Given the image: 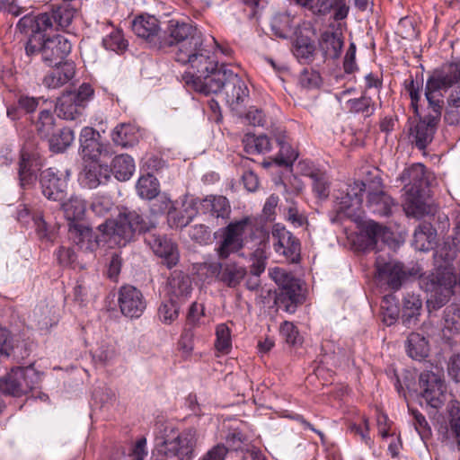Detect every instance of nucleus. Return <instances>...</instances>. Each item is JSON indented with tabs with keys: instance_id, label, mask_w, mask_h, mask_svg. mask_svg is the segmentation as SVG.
<instances>
[{
	"instance_id": "nucleus-1",
	"label": "nucleus",
	"mask_w": 460,
	"mask_h": 460,
	"mask_svg": "<svg viewBox=\"0 0 460 460\" xmlns=\"http://www.w3.org/2000/svg\"><path fill=\"white\" fill-rule=\"evenodd\" d=\"M215 47L219 48L214 38H201L199 44L181 52L175 60L188 66L182 80L195 91L205 95L222 93L226 102L239 104L248 97L244 82L226 65L218 66Z\"/></svg>"
},
{
	"instance_id": "nucleus-2",
	"label": "nucleus",
	"mask_w": 460,
	"mask_h": 460,
	"mask_svg": "<svg viewBox=\"0 0 460 460\" xmlns=\"http://www.w3.org/2000/svg\"><path fill=\"white\" fill-rule=\"evenodd\" d=\"M76 8L64 2L51 12L37 15L26 14L16 24V30L23 34L31 33L25 44L28 57L40 55L42 62L49 66L63 64L72 49L71 42L62 35L47 36L48 32L65 30L73 22Z\"/></svg>"
},
{
	"instance_id": "nucleus-3",
	"label": "nucleus",
	"mask_w": 460,
	"mask_h": 460,
	"mask_svg": "<svg viewBox=\"0 0 460 460\" xmlns=\"http://www.w3.org/2000/svg\"><path fill=\"white\" fill-rule=\"evenodd\" d=\"M460 81V60L443 65L429 76L425 85V98L428 101V113L418 119L411 130L415 145L424 150L434 138L441 119L444 106L441 91H447Z\"/></svg>"
},
{
	"instance_id": "nucleus-4",
	"label": "nucleus",
	"mask_w": 460,
	"mask_h": 460,
	"mask_svg": "<svg viewBox=\"0 0 460 460\" xmlns=\"http://www.w3.org/2000/svg\"><path fill=\"white\" fill-rule=\"evenodd\" d=\"M456 279L450 270L438 268L429 274L420 276L419 284L426 292L430 293L427 299L429 312L436 311L447 304L453 295Z\"/></svg>"
},
{
	"instance_id": "nucleus-5",
	"label": "nucleus",
	"mask_w": 460,
	"mask_h": 460,
	"mask_svg": "<svg viewBox=\"0 0 460 460\" xmlns=\"http://www.w3.org/2000/svg\"><path fill=\"white\" fill-rule=\"evenodd\" d=\"M204 35L190 22L172 19L168 22L164 35L159 38V48L177 47L175 58L193 45L199 44Z\"/></svg>"
},
{
	"instance_id": "nucleus-6",
	"label": "nucleus",
	"mask_w": 460,
	"mask_h": 460,
	"mask_svg": "<svg viewBox=\"0 0 460 460\" xmlns=\"http://www.w3.org/2000/svg\"><path fill=\"white\" fill-rule=\"evenodd\" d=\"M248 223V218L234 221L214 233V237L219 238L215 248L219 261H227L231 254L243 255Z\"/></svg>"
},
{
	"instance_id": "nucleus-7",
	"label": "nucleus",
	"mask_w": 460,
	"mask_h": 460,
	"mask_svg": "<svg viewBox=\"0 0 460 460\" xmlns=\"http://www.w3.org/2000/svg\"><path fill=\"white\" fill-rule=\"evenodd\" d=\"M368 182L355 181L348 185L346 191L336 198L334 210L330 214L332 224H341L345 218L356 220L363 202V193H367Z\"/></svg>"
},
{
	"instance_id": "nucleus-8",
	"label": "nucleus",
	"mask_w": 460,
	"mask_h": 460,
	"mask_svg": "<svg viewBox=\"0 0 460 460\" xmlns=\"http://www.w3.org/2000/svg\"><path fill=\"white\" fill-rule=\"evenodd\" d=\"M272 278L279 287L274 304L287 313H295L297 305L303 302L298 279L281 269H276L272 273Z\"/></svg>"
},
{
	"instance_id": "nucleus-9",
	"label": "nucleus",
	"mask_w": 460,
	"mask_h": 460,
	"mask_svg": "<svg viewBox=\"0 0 460 460\" xmlns=\"http://www.w3.org/2000/svg\"><path fill=\"white\" fill-rule=\"evenodd\" d=\"M40 382V375L32 367H15L0 379V394L20 397L31 392Z\"/></svg>"
},
{
	"instance_id": "nucleus-10",
	"label": "nucleus",
	"mask_w": 460,
	"mask_h": 460,
	"mask_svg": "<svg viewBox=\"0 0 460 460\" xmlns=\"http://www.w3.org/2000/svg\"><path fill=\"white\" fill-rule=\"evenodd\" d=\"M198 442V433L190 428L178 433L175 437H167L158 447V454L177 460H192Z\"/></svg>"
},
{
	"instance_id": "nucleus-11",
	"label": "nucleus",
	"mask_w": 460,
	"mask_h": 460,
	"mask_svg": "<svg viewBox=\"0 0 460 460\" xmlns=\"http://www.w3.org/2000/svg\"><path fill=\"white\" fill-rule=\"evenodd\" d=\"M420 396L427 406L438 410L447 401V385L440 373L423 371L419 376Z\"/></svg>"
},
{
	"instance_id": "nucleus-12",
	"label": "nucleus",
	"mask_w": 460,
	"mask_h": 460,
	"mask_svg": "<svg viewBox=\"0 0 460 460\" xmlns=\"http://www.w3.org/2000/svg\"><path fill=\"white\" fill-rule=\"evenodd\" d=\"M271 234L275 252L282 255L288 262L298 263L301 260L299 239L280 223L273 225Z\"/></svg>"
},
{
	"instance_id": "nucleus-13",
	"label": "nucleus",
	"mask_w": 460,
	"mask_h": 460,
	"mask_svg": "<svg viewBox=\"0 0 460 460\" xmlns=\"http://www.w3.org/2000/svg\"><path fill=\"white\" fill-rule=\"evenodd\" d=\"M68 221V231L71 236L78 237L80 242L84 236L90 234L91 229L84 223L86 205L84 200L78 197H71L67 201L59 202Z\"/></svg>"
},
{
	"instance_id": "nucleus-14",
	"label": "nucleus",
	"mask_w": 460,
	"mask_h": 460,
	"mask_svg": "<svg viewBox=\"0 0 460 460\" xmlns=\"http://www.w3.org/2000/svg\"><path fill=\"white\" fill-rule=\"evenodd\" d=\"M397 206L394 199L383 190L381 178L374 177L368 181L367 207L375 215L389 217Z\"/></svg>"
},
{
	"instance_id": "nucleus-15",
	"label": "nucleus",
	"mask_w": 460,
	"mask_h": 460,
	"mask_svg": "<svg viewBox=\"0 0 460 460\" xmlns=\"http://www.w3.org/2000/svg\"><path fill=\"white\" fill-rule=\"evenodd\" d=\"M390 229L373 220L365 221L360 226L358 241L365 251H381L392 237Z\"/></svg>"
},
{
	"instance_id": "nucleus-16",
	"label": "nucleus",
	"mask_w": 460,
	"mask_h": 460,
	"mask_svg": "<svg viewBox=\"0 0 460 460\" xmlns=\"http://www.w3.org/2000/svg\"><path fill=\"white\" fill-rule=\"evenodd\" d=\"M145 242L154 253L162 259V263L168 269L176 266L180 260L178 245L165 234L149 233Z\"/></svg>"
},
{
	"instance_id": "nucleus-17",
	"label": "nucleus",
	"mask_w": 460,
	"mask_h": 460,
	"mask_svg": "<svg viewBox=\"0 0 460 460\" xmlns=\"http://www.w3.org/2000/svg\"><path fill=\"white\" fill-rule=\"evenodd\" d=\"M205 268L216 277L217 280L232 288H236L247 273L243 266L233 261L206 263Z\"/></svg>"
},
{
	"instance_id": "nucleus-18",
	"label": "nucleus",
	"mask_w": 460,
	"mask_h": 460,
	"mask_svg": "<svg viewBox=\"0 0 460 460\" xmlns=\"http://www.w3.org/2000/svg\"><path fill=\"white\" fill-rule=\"evenodd\" d=\"M376 268L380 279L385 280L393 290H398L402 283L410 276H414L417 271H407L401 262L389 261L378 255L376 259Z\"/></svg>"
},
{
	"instance_id": "nucleus-19",
	"label": "nucleus",
	"mask_w": 460,
	"mask_h": 460,
	"mask_svg": "<svg viewBox=\"0 0 460 460\" xmlns=\"http://www.w3.org/2000/svg\"><path fill=\"white\" fill-rule=\"evenodd\" d=\"M118 303L122 314L130 318L140 317L146 307L142 292L131 285L119 288Z\"/></svg>"
},
{
	"instance_id": "nucleus-20",
	"label": "nucleus",
	"mask_w": 460,
	"mask_h": 460,
	"mask_svg": "<svg viewBox=\"0 0 460 460\" xmlns=\"http://www.w3.org/2000/svg\"><path fill=\"white\" fill-rule=\"evenodd\" d=\"M191 205L195 207L197 212L215 218L227 220L231 214V205L229 200L222 195H208L205 199H191Z\"/></svg>"
},
{
	"instance_id": "nucleus-21",
	"label": "nucleus",
	"mask_w": 460,
	"mask_h": 460,
	"mask_svg": "<svg viewBox=\"0 0 460 460\" xmlns=\"http://www.w3.org/2000/svg\"><path fill=\"white\" fill-rule=\"evenodd\" d=\"M40 183L42 194L49 200L62 202L66 198V181L52 169L41 172Z\"/></svg>"
},
{
	"instance_id": "nucleus-22",
	"label": "nucleus",
	"mask_w": 460,
	"mask_h": 460,
	"mask_svg": "<svg viewBox=\"0 0 460 460\" xmlns=\"http://www.w3.org/2000/svg\"><path fill=\"white\" fill-rule=\"evenodd\" d=\"M79 141L83 156L90 161L108 154L107 146L101 142V135L93 128L84 127L81 130Z\"/></svg>"
},
{
	"instance_id": "nucleus-23",
	"label": "nucleus",
	"mask_w": 460,
	"mask_h": 460,
	"mask_svg": "<svg viewBox=\"0 0 460 460\" xmlns=\"http://www.w3.org/2000/svg\"><path fill=\"white\" fill-rule=\"evenodd\" d=\"M399 180L406 190L426 191L429 186V174L422 164H414L404 169Z\"/></svg>"
},
{
	"instance_id": "nucleus-24",
	"label": "nucleus",
	"mask_w": 460,
	"mask_h": 460,
	"mask_svg": "<svg viewBox=\"0 0 460 460\" xmlns=\"http://www.w3.org/2000/svg\"><path fill=\"white\" fill-rule=\"evenodd\" d=\"M110 178V167L99 164L97 160L85 162L80 173L81 183L89 189H95L101 184L106 183Z\"/></svg>"
},
{
	"instance_id": "nucleus-25",
	"label": "nucleus",
	"mask_w": 460,
	"mask_h": 460,
	"mask_svg": "<svg viewBox=\"0 0 460 460\" xmlns=\"http://www.w3.org/2000/svg\"><path fill=\"white\" fill-rule=\"evenodd\" d=\"M132 31L139 38L154 42L160 31L159 21L153 15H139L132 22Z\"/></svg>"
},
{
	"instance_id": "nucleus-26",
	"label": "nucleus",
	"mask_w": 460,
	"mask_h": 460,
	"mask_svg": "<svg viewBox=\"0 0 460 460\" xmlns=\"http://www.w3.org/2000/svg\"><path fill=\"white\" fill-rule=\"evenodd\" d=\"M57 68L49 72L43 78V84L48 88H58L69 82L75 74V66L73 62H64L56 66Z\"/></svg>"
},
{
	"instance_id": "nucleus-27",
	"label": "nucleus",
	"mask_w": 460,
	"mask_h": 460,
	"mask_svg": "<svg viewBox=\"0 0 460 460\" xmlns=\"http://www.w3.org/2000/svg\"><path fill=\"white\" fill-rule=\"evenodd\" d=\"M422 310V300L419 295L408 293L402 301V323L407 328L417 325Z\"/></svg>"
},
{
	"instance_id": "nucleus-28",
	"label": "nucleus",
	"mask_w": 460,
	"mask_h": 460,
	"mask_svg": "<svg viewBox=\"0 0 460 460\" xmlns=\"http://www.w3.org/2000/svg\"><path fill=\"white\" fill-rule=\"evenodd\" d=\"M343 39L341 32L323 31L319 39V48L325 58L337 59L341 53Z\"/></svg>"
},
{
	"instance_id": "nucleus-29",
	"label": "nucleus",
	"mask_w": 460,
	"mask_h": 460,
	"mask_svg": "<svg viewBox=\"0 0 460 460\" xmlns=\"http://www.w3.org/2000/svg\"><path fill=\"white\" fill-rule=\"evenodd\" d=\"M75 98V96L66 92L58 99L56 112L59 118L66 120H74L82 114L84 108Z\"/></svg>"
},
{
	"instance_id": "nucleus-30",
	"label": "nucleus",
	"mask_w": 460,
	"mask_h": 460,
	"mask_svg": "<svg viewBox=\"0 0 460 460\" xmlns=\"http://www.w3.org/2000/svg\"><path fill=\"white\" fill-rule=\"evenodd\" d=\"M425 194L426 191L406 190L403 208L408 216L422 217L430 212L429 206L424 201Z\"/></svg>"
},
{
	"instance_id": "nucleus-31",
	"label": "nucleus",
	"mask_w": 460,
	"mask_h": 460,
	"mask_svg": "<svg viewBox=\"0 0 460 460\" xmlns=\"http://www.w3.org/2000/svg\"><path fill=\"white\" fill-rule=\"evenodd\" d=\"M315 44L309 37L300 33L293 44V54L301 64H310L314 58Z\"/></svg>"
},
{
	"instance_id": "nucleus-32",
	"label": "nucleus",
	"mask_w": 460,
	"mask_h": 460,
	"mask_svg": "<svg viewBox=\"0 0 460 460\" xmlns=\"http://www.w3.org/2000/svg\"><path fill=\"white\" fill-rule=\"evenodd\" d=\"M35 154H31L26 150H22L19 161V179L22 187L31 184L36 180L34 166H37Z\"/></svg>"
},
{
	"instance_id": "nucleus-33",
	"label": "nucleus",
	"mask_w": 460,
	"mask_h": 460,
	"mask_svg": "<svg viewBox=\"0 0 460 460\" xmlns=\"http://www.w3.org/2000/svg\"><path fill=\"white\" fill-rule=\"evenodd\" d=\"M275 142L279 148L278 155L274 158L275 164L284 166L291 165L298 157V153L291 146L285 133L279 132L276 134Z\"/></svg>"
},
{
	"instance_id": "nucleus-34",
	"label": "nucleus",
	"mask_w": 460,
	"mask_h": 460,
	"mask_svg": "<svg viewBox=\"0 0 460 460\" xmlns=\"http://www.w3.org/2000/svg\"><path fill=\"white\" fill-rule=\"evenodd\" d=\"M135 168L134 159L130 155H119L113 158L110 170L118 181H125L131 178Z\"/></svg>"
},
{
	"instance_id": "nucleus-35",
	"label": "nucleus",
	"mask_w": 460,
	"mask_h": 460,
	"mask_svg": "<svg viewBox=\"0 0 460 460\" xmlns=\"http://www.w3.org/2000/svg\"><path fill=\"white\" fill-rule=\"evenodd\" d=\"M442 332L444 336L460 334V305H447L442 315Z\"/></svg>"
},
{
	"instance_id": "nucleus-36",
	"label": "nucleus",
	"mask_w": 460,
	"mask_h": 460,
	"mask_svg": "<svg viewBox=\"0 0 460 460\" xmlns=\"http://www.w3.org/2000/svg\"><path fill=\"white\" fill-rule=\"evenodd\" d=\"M196 214L197 210L195 207L191 205L190 201L188 207L183 204L182 209H177L175 208H170L167 221L171 227L183 228L192 221Z\"/></svg>"
},
{
	"instance_id": "nucleus-37",
	"label": "nucleus",
	"mask_w": 460,
	"mask_h": 460,
	"mask_svg": "<svg viewBox=\"0 0 460 460\" xmlns=\"http://www.w3.org/2000/svg\"><path fill=\"white\" fill-rule=\"evenodd\" d=\"M168 285L172 295L176 298H185L192 290L190 279L181 271H173Z\"/></svg>"
},
{
	"instance_id": "nucleus-38",
	"label": "nucleus",
	"mask_w": 460,
	"mask_h": 460,
	"mask_svg": "<svg viewBox=\"0 0 460 460\" xmlns=\"http://www.w3.org/2000/svg\"><path fill=\"white\" fill-rule=\"evenodd\" d=\"M429 342L424 336L411 332L407 338V353L415 359L421 360L429 356Z\"/></svg>"
},
{
	"instance_id": "nucleus-39",
	"label": "nucleus",
	"mask_w": 460,
	"mask_h": 460,
	"mask_svg": "<svg viewBox=\"0 0 460 460\" xmlns=\"http://www.w3.org/2000/svg\"><path fill=\"white\" fill-rule=\"evenodd\" d=\"M74 139V131L69 128L55 130L48 137L49 149L54 153H62L72 145Z\"/></svg>"
},
{
	"instance_id": "nucleus-40",
	"label": "nucleus",
	"mask_w": 460,
	"mask_h": 460,
	"mask_svg": "<svg viewBox=\"0 0 460 460\" xmlns=\"http://www.w3.org/2000/svg\"><path fill=\"white\" fill-rule=\"evenodd\" d=\"M437 236L436 229L431 224L423 222L416 227L413 234V242L420 251H427L430 248Z\"/></svg>"
},
{
	"instance_id": "nucleus-41",
	"label": "nucleus",
	"mask_w": 460,
	"mask_h": 460,
	"mask_svg": "<svg viewBox=\"0 0 460 460\" xmlns=\"http://www.w3.org/2000/svg\"><path fill=\"white\" fill-rule=\"evenodd\" d=\"M111 139L116 146L122 147L134 146L137 142L135 127L126 123L118 125L111 133Z\"/></svg>"
},
{
	"instance_id": "nucleus-42",
	"label": "nucleus",
	"mask_w": 460,
	"mask_h": 460,
	"mask_svg": "<svg viewBox=\"0 0 460 460\" xmlns=\"http://www.w3.org/2000/svg\"><path fill=\"white\" fill-rule=\"evenodd\" d=\"M243 144L244 151L249 155L265 154L271 150L270 139L266 135L255 136L246 134L243 137Z\"/></svg>"
},
{
	"instance_id": "nucleus-43",
	"label": "nucleus",
	"mask_w": 460,
	"mask_h": 460,
	"mask_svg": "<svg viewBox=\"0 0 460 460\" xmlns=\"http://www.w3.org/2000/svg\"><path fill=\"white\" fill-rule=\"evenodd\" d=\"M349 112L362 114L365 118L372 116L376 111L375 102L366 92L359 98L349 99L346 102Z\"/></svg>"
},
{
	"instance_id": "nucleus-44",
	"label": "nucleus",
	"mask_w": 460,
	"mask_h": 460,
	"mask_svg": "<svg viewBox=\"0 0 460 460\" xmlns=\"http://www.w3.org/2000/svg\"><path fill=\"white\" fill-rule=\"evenodd\" d=\"M159 181L157 179L147 173L146 175L141 176L136 185L137 192L142 199L152 200L160 193Z\"/></svg>"
},
{
	"instance_id": "nucleus-45",
	"label": "nucleus",
	"mask_w": 460,
	"mask_h": 460,
	"mask_svg": "<svg viewBox=\"0 0 460 460\" xmlns=\"http://www.w3.org/2000/svg\"><path fill=\"white\" fill-rule=\"evenodd\" d=\"M292 18L288 13H277L271 18L270 27L274 35L287 39L292 32Z\"/></svg>"
},
{
	"instance_id": "nucleus-46",
	"label": "nucleus",
	"mask_w": 460,
	"mask_h": 460,
	"mask_svg": "<svg viewBox=\"0 0 460 460\" xmlns=\"http://www.w3.org/2000/svg\"><path fill=\"white\" fill-rule=\"evenodd\" d=\"M309 176L316 196L320 199H326L330 194V185L326 173L320 170H314L310 172Z\"/></svg>"
},
{
	"instance_id": "nucleus-47",
	"label": "nucleus",
	"mask_w": 460,
	"mask_h": 460,
	"mask_svg": "<svg viewBox=\"0 0 460 460\" xmlns=\"http://www.w3.org/2000/svg\"><path fill=\"white\" fill-rule=\"evenodd\" d=\"M55 119L53 114L48 111L43 110L39 114V119L36 123V130L41 138H48L55 131Z\"/></svg>"
},
{
	"instance_id": "nucleus-48",
	"label": "nucleus",
	"mask_w": 460,
	"mask_h": 460,
	"mask_svg": "<svg viewBox=\"0 0 460 460\" xmlns=\"http://www.w3.org/2000/svg\"><path fill=\"white\" fill-rule=\"evenodd\" d=\"M179 311V303L172 297L160 305L158 308V317L164 323L171 324L178 318Z\"/></svg>"
},
{
	"instance_id": "nucleus-49",
	"label": "nucleus",
	"mask_w": 460,
	"mask_h": 460,
	"mask_svg": "<svg viewBox=\"0 0 460 460\" xmlns=\"http://www.w3.org/2000/svg\"><path fill=\"white\" fill-rule=\"evenodd\" d=\"M394 296H385L381 302V311L383 315V322L387 326L393 325L399 317V308L395 303H394Z\"/></svg>"
},
{
	"instance_id": "nucleus-50",
	"label": "nucleus",
	"mask_w": 460,
	"mask_h": 460,
	"mask_svg": "<svg viewBox=\"0 0 460 460\" xmlns=\"http://www.w3.org/2000/svg\"><path fill=\"white\" fill-rule=\"evenodd\" d=\"M121 213L128 221H129L134 230L138 234L149 232L155 226V223L146 221L142 215L135 210L124 208Z\"/></svg>"
},
{
	"instance_id": "nucleus-51",
	"label": "nucleus",
	"mask_w": 460,
	"mask_h": 460,
	"mask_svg": "<svg viewBox=\"0 0 460 460\" xmlns=\"http://www.w3.org/2000/svg\"><path fill=\"white\" fill-rule=\"evenodd\" d=\"M113 234L120 237L124 243L129 242L134 237L135 234H137L121 211L114 223Z\"/></svg>"
},
{
	"instance_id": "nucleus-52",
	"label": "nucleus",
	"mask_w": 460,
	"mask_h": 460,
	"mask_svg": "<svg viewBox=\"0 0 460 460\" xmlns=\"http://www.w3.org/2000/svg\"><path fill=\"white\" fill-rule=\"evenodd\" d=\"M102 45L106 49L117 53L124 51L128 47L127 40L123 38L122 32L119 30L113 31L103 38Z\"/></svg>"
},
{
	"instance_id": "nucleus-53",
	"label": "nucleus",
	"mask_w": 460,
	"mask_h": 460,
	"mask_svg": "<svg viewBox=\"0 0 460 460\" xmlns=\"http://www.w3.org/2000/svg\"><path fill=\"white\" fill-rule=\"evenodd\" d=\"M409 411L413 418L414 428L421 439L426 440L429 438L432 431L425 416L416 409L409 408Z\"/></svg>"
},
{
	"instance_id": "nucleus-54",
	"label": "nucleus",
	"mask_w": 460,
	"mask_h": 460,
	"mask_svg": "<svg viewBox=\"0 0 460 460\" xmlns=\"http://www.w3.org/2000/svg\"><path fill=\"white\" fill-rule=\"evenodd\" d=\"M216 336L215 346L217 349L227 353L232 347L231 331L229 327L225 323L218 324L216 329Z\"/></svg>"
},
{
	"instance_id": "nucleus-55",
	"label": "nucleus",
	"mask_w": 460,
	"mask_h": 460,
	"mask_svg": "<svg viewBox=\"0 0 460 460\" xmlns=\"http://www.w3.org/2000/svg\"><path fill=\"white\" fill-rule=\"evenodd\" d=\"M116 356L115 347L111 343L102 342L93 352V358L102 366L106 365Z\"/></svg>"
},
{
	"instance_id": "nucleus-56",
	"label": "nucleus",
	"mask_w": 460,
	"mask_h": 460,
	"mask_svg": "<svg viewBox=\"0 0 460 460\" xmlns=\"http://www.w3.org/2000/svg\"><path fill=\"white\" fill-rule=\"evenodd\" d=\"M448 414L450 430L460 447V406L458 402H451Z\"/></svg>"
},
{
	"instance_id": "nucleus-57",
	"label": "nucleus",
	"mask_w": 460,
	"mask_h": 460,
	"mask_svg": "<svg viewBox=\"0 0 460 460\" xmlns=\"http://www.w3.org/2000/svg\"><path fill=\"white\" fill-rule=\"evenodd\" d=\"M297 4L311 11L314 14H325L330 12L332 4L329 0H294Z\"/></svg>"
},
{
	"instance_id": "nucleus-58",
	"label": "nucleus",
	"mask_w": 460,
	"mask_h": 460,
	"mask_svg": "<svg viewBox=\"0 0 460 460\" xmlns=\"http://www.w3.org/2000/svg\"><path fill=\"white\" fill-rule=\"evenodd\" d=\"M405 89L408 92L411 98V106L413 110L415 116H420L419 111V102L421 98V84L415 82L412 78L405 81Z\"/></svg>"
},
{
	"instance_id": "nucleus-59",
	"label": "nucleus",
	"mask_w": 460,
	"mask_h": 460,
	"mask_svg": "<svg viewBox=\"0 0 460 460\" xmlns=\"http://www.w3.org/2000/svg\"><path fill=\"white\" fill-rule=\"evenodd\" d=\"M31 317L38 327L41 330L48 329L52 325L50 309L48 307V305H42L36 306L33 310Z\"/></svg>"
},
{
	"instance_id": "nucleus-60",
	"label": "nucleus",
	"mask_w": 460,
	"mask_h": 460,
	"mask_svg": "<svg viewBox=\"0 0 460 460\" xmlns=\"http://www.w3.org/2000/svg\"><path fill=\"white\" fill-rule=\"evenodd\" d=\"M266 254L262 248H257L252 253L251 260L252 261L250 266V272L254 277H260L264 272L266 268Z\"/></svg>"
},
{
	"instance_id": "nucleus-61",
	"label": "nucleus",
	"mask_w": 460,
	"mask_h": 460,
	"mask_svg": "<svg viewBox=\"0 0 460 460\" xmlns=\"http://www.w3.org/2000/svg\"><path fill=\"white\" fill-rule=\"evenodd\" d=\"M150 205V212L153 216L163 215L165 212L168 213L170 208H172V201L166 194H158L155 199H152Z\"/></svg>"
},
{
	"instance_id": "nucleus-62",
	"label": "nucleus",
	"mask_w": 460,
	"mask_h": 460,
	"mask_svg": "<svg viewBox=\"0 0 460 460\" xmlns=\"http://www.w3.org/2000/svg\"><path fill=\"white\" fill-rule=\"evenodd\" d=\"M284 216L285 219L291 223L295 227H300L305 224H307L306 216L300 212L294 203L286 209Z\"/></svg>"
},
{
	"instance_id": "nucleus-63",
	"label": "nucleus",
	"mask_w": 460,
	"mask_h": 460,
	"mask_svg": "<svg viewBox=\"0 0 460 460\" xmlns=\"http://www.w3.org/2000/svg\"><path fill=\"white\" fill-rule=\"evenodd\" d=\"M447 373L456 383H460V349L449 357Z\"/></svg>"
},
{
	"instance_id": "nucleus-64",
	"label": "nucleus",
	"mask_w": 460,
	"mask_h": 460,
	"mask_svg": "<svg viewBox=\"0 0 460 460\" xmlns=\"http://www.w3.org/2000/svg\"><path fill=\"white\" fill-rule=\"evenodd\" d=\"M227 453L228 448L224 444H217L198 460H225Z\"/></svg>"
}]
</instances>
